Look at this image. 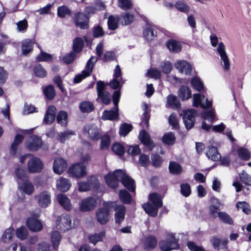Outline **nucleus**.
<instances>
[{"instance_id": "f257e3e1", "label": "nucleus", "mask_w": 251, "mask_h": 251, "mask_svg": "<svg viewBox=\"0 0 251 251\" xmlns=\"http://www.w3.org/2000/svg\"><path fill=\"white\" fill-rule=\"evenodd\" d=\"M107 184L112 188H116L121 181L124 186L131 192L135 190L134 181L126 175L122 170H118L113 173H109L104 177Z\"/></svg>"}, {"instance_id": "f03ea898", "label": "nucleus", "mask_w": 251, "mask_h": 251, "mask_svg": "<svg viewBox=\"0 0 251 251\" xmlns=\"http://www.w3.org/2000/svg\"><path fill=\"white\" fill-rule=\"evenodd\" d=\"M121 94L119 91H116L114 92L113 95V101L115 106L114 110H105L102 113L101 116L102 119L103 120H117L119 118L118 114V103L120 98Z\"/></svg>"}, {"instance_id": "7ed1b4c3", "label": "nucleus", "mask_w": 251, "mask_h": 251, "mask_svg": "<svg viewBox=\"0 0 251 251\" xmlns=\"http://www.w3.org/2000/svg\"><path fill=\"white\" fill-rule=\"evenodd\" d=\"M159 245L162 251H170L178 248L175 234L171 232L166 233V239L160 241Z\"/></svg>"}, {"instance_id": "20e7f679", "label": "nucleus", "mask_w": 251, "mask_h": 251, "mask_svg": "<svg viewBox=\"0 0 251 251\" xmlns=\"http://www.w3.org/2000/svg\"><path fill=\"white\" fill-rule=\"evenodd\" d=\"M68 173L72 177L82 178L87 175L86 166L81 162L75 163L69 168Z\"/></svg>"}, {"instance_id": "39448f33", "label": "nucleus", "mask_w": 251, "mask_h": 251, "mask_svg": "<svg viewBox=\"0 0 251 251\" xmlns=\"http://www.w3.org/2000/svg\"><path fill=\"white\" fill-rule=\"evenodd\" d=\"M56 228L61 231H65L74 227L72 223V219L68 214H62L59 216L56 220Z\"/></svg>"}, {"instance_id": "423d86ee", "label": "nucleus", "mask_w": 251, "mask_h": 251, "mask_svg": "<svg viewBox=\"0 0 251 251\" xmlns=\"http://www.w3.org/2000/svg\"><path fill=\"white\" fill-rule=\"evenodd\" d=\"M97 61V59L95 56H92L88 61L85 69L81 74L78 75L74 78V81L75 83H79L83 79L90 75L93 70L94 64Z\"/></svg>"}, {"instance_id": "0eeeda50", "label": "nucleus", "mask_w": 251, "mask_h": 251, "mask_svg": "<svg viewBox=\"0 0 251 251\" xmlns=\"http://www.w3.org/2000/svg\"><path fill=\"white\" fill-rule=\"evenodd\" d=\"M43 167L44 164L41 160L35 156H31L27 164V169L29 173H40Z\"/></svg>"}, {"instance_id": "6e6552de", "label": "nucleus", "mask_w": 251, "mask_h": 251, "mask_svg": "<svg viewBox=\"0 0 251 251\" xmlns=\"http://www.w3.org/2000/svg\"><path fill=\"white\" fill-rule=\"evenodd\" d=\"M217 51L219 54L222 65L225 71H228L230 68V62L226 51V47L222 42L219 43Z\"/></svg>"}, {"instance_id": "1a4fd4ad", "label": "nucleus", "mask_w": 251, "mask_h": 251, "mask_svg": "<svg viewBox=\"0 0 251 251\" xmlns=\"http://www.w3.org/2000/svg\"><path fill=\"white\" fill-rule=\"evenodd\" d=\"M97 90L99 98H100L105 104H108L111 101L110 94L105 90V86L102 81L97 83Z\"/></svg>"}, {"instance_id": "9d476101", "label": "nucleus", "mask_w": 251, "mask_h": 251, "mask_svg": "<svg viewBox=\"0 0 251 251\" xmlns=\"http://www.w3.org/2000/svg\"><path fill=\"white\" fill-rule=\"evenodd\" d=\"M196 114L197 111L195 109H190L183 111V120L187 129H190L193 126Z\"/></svg>"}, {"instance_id": "9b49d317", "label": "nucleus", "mask_w": 251, "mask_h": 251, "mask_svg": "<svg viewBox=\"0 0 251 251\" xmlns=\"http://www.w3.org/2000/svg\"><path fill=\"white\" fill-rule=\"evenodd\" d=\"M74 21L76 26L81 29H87L89 26V17L84 13L77 12L75 14Z\"/></svg>"}, {"instance_id": "f8f14e48", "label": "nucleus", "mask_w": 251, "mask_h": 251, "mask_svg": "<svg viewBox=\"0 0 251 251\" xmlns=\"http://www.w3.org/2000/svg\"><path fill=\"white\" fill-rule=\"evenodd\" d=\"M193 105L194 107L201 105V108H206L211 106L212 101L208 100L207 98L200 94H195L193 95Z\"/></svg>"}, {"instance_id": "ddd939ff", "label": "nucleus", "mask_w": 251, "mask_h": 251, "mask_svg": "<svg viewBox=\"0 0 251 251\" xmlns=\"http://www.w3.org/2000/svg\"><path fill=\"white\" fill-rule=\"evenodd\" d=\"M97 203L96 198L93 197L87 198L79 202V210L83 212L92 210L96 207Z\"/></svg>"}, {"instance_id": "4468645a", "label": "nucleus", "mask_w": 251, "mask_h": 251, "mask_svg": "<svg viewBox=\"0 0 251 251\" xmlns=\"http://www.w3.org/2000/svg\"><path fill=\"white\" fill-rule=\"evenodd\" d=\"M97 221L101 225L106 224L110 219V213L107 208L103 207L98 209L96 212Z\"/></svg>"}, {"instance_id": "2eb2a0df", "label": "nucleus", "mask_w": 251, "mask_h": 251, "mask_svg": "<svg viewBox=\"0 0 251 251\" xmlns=\"http://www.w3.org/2000/svg\"><path fill=\"white\" fill-rule=\"evenodd\" d=\"M42 141L41 138L37 136L30 137L25 142V146L30 151H37L42 146Z\"/></svg>"}, {"instance_id": "dca6fc26", "label": "nucleus", "mask_w": 251, "mask_h": 251, "mask_svg": "<svg viewBox=\"0 0 251 251\" xmlns=\"http://www.w3.org/2000/svg\"><path fill=\"white\" fill-rule=\"evenodd\" d=\"M97 184V180L94 176H92L86 181H80L78 183V189L80 192L90 190Z\"/></svg>"}, {"instance_id": "f3484780", "label": "nucleus", "mask_w": 251, "mask_h": 251, "mask_svg": "<svg viewBox=\"0 0 251 251\" xmlns=\"http://www.w3.org/2000/svg\"><path fill=\"white\" fill-rule=\"evenodd\" d=\"M139 138L141 142L143 143L150 151H151L154 147L155 145L151 140L149 134L144 130L140 131L139 135Z\"/></svg>"}, {"instance_id": "a211bd4d", "label": "nucleus", "mask_w": 251, "mask_h": 251, "mask_svg": "<svg viewBox=\"0 0 251 251\" xmlns=\"http://www.w3.org/2000/svg\"><path fill=\"white\" fill-rule=\"evenodd\" d=\"M84 132L88 136L93 140L99 139L100 133L97 127L94 125H88L84 127Z\"/></svg>"}, {"instance_id": "6ab92c4d", "label": "nucleus", "mask_w": 251, "mask_h": 251, "mask_svg": "<svg viewBox=\"0 0 251 251\" xmlns=\"http://www.w3.org/2000/svg\"><path fill=\"white\" fill-rule=\"evenodd\" d=\"M67 164L64 159L62 158H58L54 160L53 169L55 173L60 175L66 169Z\"/></svg>"}, {"instance_id": "aec40b11", "label": "nucleus", "mask_w": 251, "mask_h": 251, "mask_svg": "<svg viewBox=\"0 0 251 251\" xmlns=\"http://www.w3.org/2000/svg\"><path fill=\"white\" fill-rule=\"evenodd\" d=\"M175 68L181 73L189 74L192 70L191 65L184 60H177L175 64Z\"/></svg>"}, {"instance_id": "412c9836", "label": "nucleus", "mask_w": 251, "mask_h": 251, "mask_svg": "<svg viewBox=\"0 0 251 251\" xmlns=\"http://www.w3.org/2000/svg\"><path fill=\"white\" fill-rule=\"evenodd\" d=\"M56 186L59 191L66 192L71 187V183L68 179L60 177L56 180Z\"/></svg>"}, {"instance_id": "4be33fe9", "label": "nucleus", "mask_w": 251, "mask_h": 251, "mask_svg": "<svg viewBox=\"0 0 251 251\" xmlns=\"http://www.w3.org/2000/svg\"><path fill=\"white\" fill-rule=\"evenodd\" d=\"M26 226L30 230L35 232L40 231L43 228L42 223L33 218H30L27 220Z\"/></svg>"}, {"instance_id": "5701e85b", "label": "nucleus", "mask_w": 251, "mask_h": 251, "mask_svg": "<svg viewBox=\"0 0 251 251\" xmlns=\"http://www.w3.org/2000/svg\"><path fill=\"white\" fill-rule=\"evenodd\" d=\"M115 222L120 224L124 221L125 217V207L123 205H117L115 208Z\"/></svg>"}, {"instance_id": "b1692460", "label": "nucleus", "mask_w": 251, "mask_h": 251, "mask_svg": "<svg viewBox=\"0 0 251 251\" xmlns=\"http://www.w3.org/2000/svg\"><path fill=\"white\" fill-rule=\"evenodd\" d=\"M210 202L211 204L209 207V213L213 218H216L218 214L217 210L220 209L221 203L218 199L215 198H211Z\"/></svg>"}, {"instance_id": "393cba45", "label": "nucleus", "mask_w": 251, "mask_h": 251, "mask_svg": "<svg viewBox=\"0 0 251 251\" xmlns=\"http://www.w3.org/2000/svg\"><path fill=\"white\" fill-rule=\"evenodd\" d=\"M39 205L42 207H46L50 204L51 202L50 196L47 191L41 193L38 196Z\"/></svg>"}, {"instance_id": "a878e982", "label": "nucleus", "mask_w": 251, "mask_h": 251, "mask_svg": "<svg viewBox=\"0 0 251 251\" xmlns=\"http://www.w3.org/2000/svg\"><path fill=\"white\" fill-rule=\"evenodd\" d=\"M56 108L52 105L50 106L46 112L44 122L47 124H51L55 120Z\"/></svg>"}, {"instance_id": "bb28decb", "label": "nucleus", "mask_w": 251, "mask_h": 251, "mask_svg": "<svg viewBox=\"0 0 251 251\" xmlns=\"http://www.w3.org/2000/svg\"><path fill=\"white\" fill-rule=\"evenodd\" d=\"M205 154L209 159L214 161H218L221 157L217 149L213 146L208 147V150L206 151Z\"/></svg>"}, {"instance_id": "cd10ccee", "label": "nucleus", "mask_w": 251, "mask_h": 251, "mask_svg": "<svg viewBox=\"0 0 251 251\" xmlns=\"http://www.w3.org/2000/svg\"><path fill=\"white\" fill-rule=\"evenodd\" d=\"M34 44V40L26 39L23 40L22 45V53L24 55H26L30 52L32 50Z\"/></svg>"}, {"instance_id": "c85d7f7f", "label": "nucleus", "mask_w": 251, "mask_h": 251, "mask_svg": "<svg viewBox=\"0 0 251 251\" xmlns=\"http://www.w3.org/2000/svg\"><path fill=\"white\" fill-rule=\"evenodd\" d=\"M19 189L20 191L27 195H31L34 191L33 185L28 181H26L22 183H19Z\"/></svg>"}, {"instance_id": "c756f323", "label": "nucleus", "mask_w": 251, "mask_h": 251, "mask_svg": "<svg viewBox=\"0 0 251 251\" xmlns=\"http://www.w3.org/2000/svg\"><path fill=\"white\" fill-rule=\"evenodd\" d=\"M57 200L65 209L69 210L71 209L72 205L70 201L65 195L62 194L58 195Z\"/></svg>"}, {"instance_id": "7c9ffc66", "label": "nucleus", "mask_w": 251, "mask_h": 251, "mask_svg": "<svg viewBox=\"0 0 251 251\" xmlns=\"http://www.w3.org/2000/svg\"><path fill=\"white\" fill-rule=\"evenodd\" d=\"M178 97L182 100H187L191 97V91L186 86H181L178 92Z\"/></svg>"}, {"instance_id": "2f4dec72", "label": "nucleus", "mask_w": 251, "mask_h": 251, "mask_svg": "<svg viewBox=\"0 0 251 251\" xmlns=\"http://www.w3.org/2000/svg\"><path fill=\"white\" fill-rule=\"evenodd\" d=\"M157 245V240L154 237L149 236L144 241V247L147 250L154 249Z\"/></svg>"}, {"instance_id": "473e14b6", "label": "nucleus", "mask_w": 251, "mask_h": 251, "mask_svg": "<svg viewBox=\"0 0 251 251\" xmlns=\"http://www.w3.org/2000/svg\"><path fill=\"white\" fill-rule=\"evenodd\" d=\"M75 135L74 131L70 130H67L65 131L58 133L57 139L61 143H64L66 140L69 139L72 136Z\"/></svg>"}, {"instance_id": "72a5a7b5", "label": "nucleus", "mask_w": 251, "mask_h": 251, "mask_svg": "<svg viewBox=\"0 0 251 251\" xmlns=\"http://www.w3.org/2000/svg\"><path fill=\"white\" fill-rule=\"evenodd\" d=\"M105 237V232L103 231L94 234L90 235L89 237L90 242L94 245L97 242L102 241Z\"/></svg>"}, {"instance_id": "f704fd0d", "label": "nucleus", "mask_w": 251, "mask_h": 251, "mask_svg": "<svg viewBox=\"0 0 251 251\" xmlns=\"http://www.w3.org/2000/svg\"><path fill=\"white\" fill-rule=\"evenodd\" d=\"M168 49L173 52H177L181 50V46L180 44L175 40H170L167 43Z\"/></svg>"}, {"instance_id": "c9c22d12", "label": "nucleus", "mask_w": 251, "mask_h": 251, "mask_svg": "<svg viewBox=\"0 0 251 251\" xmlns=\"http://www.w3.org/2000/svg\"><path fill=\"white\" fill-rule=\"evenodd\" d=\"M23 138V136L21 135L18 134L16 136L15 140L11 146L10 150V154L12 155H16V151L18 149V146L22 142Z\"/></svg>"}, {"instance_id": "e433bc0d", "label": "nucleus", "mask_w": 251, "mask_h": 251, "mask_svg": "<svg viewBox=\"0 0 251 251\" xmlns=\"http://www.w3.org/2000/svg\"><path fill=\"white\" fill-rule=\"evenodd\" d=\"M119 17L118 16H110L108 19L107 24L109 29L115 30L118 27L119 21Z\"/></svg>"}, {"instance_id": "4c0bfd02", "label": "nucleus", "mask_w": 251, "mask_h": 251, "mask_svg": "<svg viewBox=\"0 0 251 251\" xmlns=\"http://www.w3.org/2000/svg\"><path fill=\"white\" fill-rule=\"evenodd\" d=\"M217 215L221 222L230 225L233 224V220L227 213L224 212H219Z\"/></svg>"}, {"instance_id": "58836bf2", "label": "nucleus", "mask_w": 251, "mask_h": 251, "mask_svg": "<svg viewBox=\"0 0 251 251\" xmlns=\"http://www.w3.org/2000/svg\"><path fill=\"white\" fill-rule=\"evenodd\" d=\"M142 207L145 212L150 216L155 217L158 213V208L156 207H153L150 203H147L143 204Z\"/></svg>"}, {"instance_id": "ea45409f", "label": "nucleus", "mask_w": 251, "mask_h": 251, "mask_svg": "<svg viewBox=\"0 0 251 251\" xmlns=\"http://www.w3.org/2000/svg\"><path fill=\"white\" fill-rule=\"evenodd\" d=\"M84 46V40L80 37L75 38L73 42L74 52L78 53L80 52Z\"/></svg>"}, {"instance_id": "a19ab883", "label": "nucleus", "mask_w": 251, "mask_h": 251, "mask_svg": "<svg viewBox=\"0 0 251 251\" xmlns=\"http://www.w3.org/2000/svg\"><path fill=\"white\" fill-rule=\"evenodd\" d=\"M149 198L151 201L156 208H159L162 206V200L159 195L156 193H152L150 195Z\"/></svg>"}, {"instance_id": "79ce46f5", "label": "nucleus", "mask_w": 251, "mask_h": 251, "mask_svg": "<svg viewBox=\"0 0 251 251\" xmlns=\"http://www.w3.org/2000/svg\"><path fill=\"white\" fill-rule=\"evenodd\" d=\"M166 105L168 107H177L179 105V103L177 100L176 96L172 95H169L167 98Z\"/></svg>"}, {"instance_id": "37998d69", "label": "nucleus", "mask_w": 251, "mask_h": 251, "mask_svg": "<svg viewBox=\"0 0 251 251\" xmlns=\"http://www.w3.org/2000/svg\"><path fill=\"white\" fill-rule=\"evenodd\" d=\"M67 113L64 111H60L57 116V122L62 126H66L67 124Z\"/></svg>"}, {"instance_id": "c03bdc74", "label": "nucleus", "mask_w": 251, "mask_h": 251, "mask_svg": "<svg viewBox=\"0 0 251 251\" xmlns=\"http://www.w3.org/2000/svg\"><path fill=\"white\" fill-rule=\"evenodd\" d=\"M170 172L174 175H178L182 171V169L180 164L175 162H171L169 165Z\"/></svg>"}, {"instance_id": "a18cd8bd", "label": "nucleus", "mask_w": 251, "mask_h": 251, "mask_svg": "<svg viewBox=\"0 0 251 251\" xmlns=\"http://www.w3.org/2000/svg\"><path fill=\"white\" fill-rule=\"evenodd\" d=\"M237 155L242 160H248L250 158L251 153L248 150L244 148H240L237 150Z\"/></svg>"}, {"instance_id": "49530a36", "label": "nucleus", "mask_w": 251, "mask_h": 251, "mask_svg": "<svg viewBox=\"0 0 251 251\" xmlns=\"http://www.w3.org/2000/svg\"><path fill=\"white\" fill-rule=\"evenodd\" d=\"M175 140L176 138L173 132L165 134L162 138L163 142L168 145H173L175 143Z\"/></svg>"}, {"instance_id": "de8ad7c7", "label": "nucleus", "mask_w": 251, "mask_h": 251, "mask_svg": "<svg viewBox=\"0 0 251 251\" xmlns=\"http://www.w3.org/2000/svg\"><path fill=\"white\" fill-rule=\"evenodd\" d=\"M61 236L58 231H53L51 234V240L52 247L54 249L58 248L59 243L61 241Z\"/></svg>"}, {"instance_id": "09e8293b", "label": "nucleus", "mask_w": 251, "mask_h": 251, "mask_svg": "<svg viewBox=\"0 0 251 251\" xmlns=\"http://www.w3.org/2000/svg\"><path fill=\"white\" fill-rule=\"evenodd\" d=\"M119 198L122 202L124 203H129L131 201L130 195L125 190H122L120 191Z\"/></svg>"}, {"instance_id": "8fccbe9b", "label": "nucleus", "mask_w": 251, "mask_h": 251, "mask_svg": "<svg viewBox=\"0 0 251 251\" xmlns=\"http://www.w3.org/2000/svg\"><path fill=\"white\" fill-rule=\"evenodd\" d=\"M191 83L193 88L198 91H201L203 89V83L198 77L192 78Z\"/></svg>"}, {"instance_id": "3c124183", "label": "nucleus", "mask_w": 251, "mask_h": 251, "mask_svg": "<svg viewBox=\"0 0 251 251\" xmlns=\"http://www.w3.org/2000/svg\"><path fill=\"white\" fill-rule=\"evenodd\" d=\"M81 111L83 112H90L94 109L93 104L89 101L82 102L79 105Z\"/></svg>"}, {"instance_id": "603ef678", "label": "nucleus", "mask_w": 251, "mask_h": 251, "mask_svg": "<svg viewBox=\"0 0 251 251\" xmlns=\"http://www.w3.org/2000/svg\"><path fill=\"white\" fill-rule=\"evenodd\" d=\"M14 234V229L12 228H8L6 229L3 234L1 239L4 242H9Z\"/></svg>"}, {"instance_id": "864d4df0", "label": "nucleus", "mask_w": 251, "mask_h": 251, "mask_svg": "<svg viewBox=\"0 0 251 251\" xmlns=\"http://www.w3.org/2000/svg\"><path fill=\"white\" fill-rule=\"evenodd\" d=\"M132 126L128 124H124L120 127L119 134L121 136H126L132 129Z\"/></svg>"}, {"instance_id": "5fc2aeb1", "label": "nucleus", "mask_w": 251, "mask_h": 251, "mask_svg": "<svg viewBox=\"0 0 251 251\" xmlns=\"http://www.w3.org/2000/svg\"><path fill=\"white\" fill-rule=\"evenodd\" d=\"M236 206L238 210H242L245 213L249 214L250 211V206L245 201H238Z\"/></svg>"}, {"instance_id": "6e6d98bb", "label": "nucleus", "mask_w": 251, "mask_h": 251, "mask_svg": "<svg viewBox=\"0 0 251 251\" xmlns=\"http://www.w3.org/2000/svg\"><path fill=\"white\" fill-rule=\"evenodd\" d=\"M118 6L123 10H127L132 6V2L130 0H118Z\"/></svg>"}, {"instance_id": "4d7b16f0", "label": "nucleus", "mask_w": 251, "mask_h": 251, "mask_svg": "<svg viewBox=\"0 0 251 251\" xmlns=\"http://www.w3.org/2000/svg\"><path fill=\"white\" fill-rule=\"evenodd\" d=\"M110 143V139L109 135L105 134L101 137L100 148L101 150L107 149Z\"/></svg>"}, {"instance_id": "13d9d810", "label": "nucleus", "mask_w": 251, "mask_h": 251, "mask_svg": "<svg viewBox=\"0 0 251 251\" xmlns=\"http://www.w3.org/2000/svg\"><path fill=\"white\" fill-rule=\"evenodd\" d=\"M44 93L46 97L50 100L52 99L55 96L54 88L52 85H49L44 90Z\"/></svg>"}, {"instance_id": "bf43d9fd", "label": "nucleus", "mask_w": 251, "mask_h": 251, "mask_svg": "<svg viewBox=\"0 0 251 251\" xmlns=\"http://www.w3.org/2000/svg\"><path fill=\"white\" fill-rule=\"evenodd\" d=\"M34 73L36 76L40 77H44L47 75L46 71L40 64L36 65L34 67Z\"/></svg>"}, {"instance_id": "052dcab7", "label": "nucleus", "mask_w": 251, "mask_h": 251, "mask_svg": "<svg viewBox=\"0 0 251 251\" xmlns=\"http://www.w3.org/2000/svg\"><path fill=\"white\" fill-rule=\"evenodd\" d=\"M58 16L61 18H64L67 15L71 14V11L65 6H59L57 9Z\"/></svg>"}, {"instance_id": "680f3d73", "label": "nucleus", "mask_w": 251, "mask_h": 251, "mask_svg": "<svg viewBox=\"0 0 251 251\" xmlns=\"http://www.w3.org/2000/svg\"><path fill=\"white\" fill-rule=\"evenodd\" d=\"M112 151L117 154L121 156L125 152V148L119 143H115L112 146Z\"/></svg>"}, {"instance_id": "e2e57ef3", "label": "nucleus", "mask_w": 251, "mask_h": 251, "mask_svg": "<svg viewBox=\"0 0 251 251\" xmlns=\"http://www.w3.org/2000/svg\"><path fill=\"white\" fill-rule=\"evenodd\" d=\"M38 61H48L52 59V55L50 54L41 51L40 54L36 57Z\"/></svg>"}, {"instance_id": "0e129e2a", "label": "nucleus", "mask_w": 251, "mask_h": 251, "mask_svg": "<svg viewBox=\"0 0 251 251\" xmlns=\"http://www.w3.org/2000/svg\"><path fill=\"white\" fill-rule=\"evenodd\" d=\"M143 35L144 37L149 41L152 40L153 38L156 36L152 28L147 27L145 29Z\"/></svg>"}, {"instance_id": "69168bd1", "label": "nucleus", "mask_w": 251, "mask_h": 251, "mask_svg": "<svg viewBox=\"0 0 251 251\" xmlns=\"http://www.w3.org/2000/svg\"><path fill=\"white\" fill-rule=\"evenodd\" d=\"M138 162L141 166L147 167L150 164L149 156L144 154H141Z\"/></svg>"}, {"instance_id": "338daca9", "label": "nucleus", "mask_w": 251, "mask_h": 251, "mask_svg": "<svg viewBox=\"0 0 251 251\" xmlns=\"http://www.w3.org/2000/svg\"><path fill=\"white\" fill-rule=\"evenodd\" d=\"M15 173L17 176L20 179L24 180L27 178V174L26 171L21 168H18L15 170Z\"/></svg>"}, {"instance_id": "774afa93", "label": "nucleus", "mask_w": 251, "mask_h": 251, "mask_svg": "<svg viewBox=\"0 0 251 251\" xmlns=\"http://www.w3.org/2000/svg\"><path fill=\"white\" fill-rule=\"evenodd\" d=\"M240 178L244 183L251 186V176L245 171L240 174Z\"/></svg>"}]
</instances>
